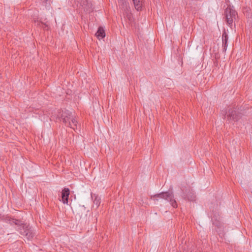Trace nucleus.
I'll return each mask as SVG.
<instances>
[{"instance_id": "7", "label": "nucleus", "mask_w": 252, "mask_h": 252, "mask_svg": "<svg viewBox=\"0 0 252 252\" xmlns=\"http://www.w3.org/2000/svg\"><path fill=\"white\" fill-rule=\"evenodd\" d=\"M77 6L81 11L89 12L93 10V4L90 0H76Z\"/></svg>"}, {"instance_id": "8", "label": "nucleus", "mask_w": 252, "mask_h": 252, "mask_svg": "<svg viewBox=\"0 0 252 252\" xmlns=\"http://www.w3.org/2000/svg\"><path fill=\"white\" fill-rule=\"evenodd\" d=\"M69 195V189L68 188H64L62 192V198L63 203L68 202V196Z\"/></svg>"}, {"instance_id": "1", "label": "nucleus", "mask_w": 252, "mask_h": 252, "mask_svg": "<svg viewBox=\"0 0 252 252\" xmlns=\"http://www.w3.org/2000/svg\"><path fill=\"white\" fill-rule=\"evenodd\" d=\"M7 220L11 225H16L17 226L16 230L21 235L25 236L28 240L32 239L34 236L35 232L32 227L30 226L29 224L23 223L20 220L13 218H9Z\"/></svg>"}, {"instance_id": "13", "label": "nucleus", "mask_w": 252, "mask_h": 252, "mask_svg": "<svg viewBox=\"0 0 252 252\" xmlns=\"http://www.w3.org/2000/svg\"><path fill=\"white\" fill-rule=\"evenodd\" d=\"M135 9L138 10H141L142 6V0H132Z\"/></svg>"}, {"instance_id": "3", "label": "nucleus", "mask_w": 252, "mask_h": 252, "mask_svg": "<svg viewBox=\"0 0 252 252\" xmlns=\"http://www.w3.org/2000/svg\"><path fill=\"white\" fill-rule=\"evenodd\" d=\"M156 197L164 199L170 202L171 205L174 208H177L178 206L176 201L174 198V194L172 191H168L166 192H161L152 196L151 198L154 200H158L156 199Z\"/></svg>"}, {"instance_id": "10", "label": "nucleus", "mask_w": 252, "mask_h": 252, "mask_svg": "<svg viewBox=\"0 0 252 252\" xmlns=\"http://www.w3.org/2000/svg\"><path fill=\"white\" fill-rule=\"evenodd\" d=\"M228 35L225 32H224L222 35V47H223V52H225L226 51L227 47L228 46L227 44V40H228Z\"/></svg>"}, {"instance_id": "15", "label": "nucleus", "mask_w": 252, "mask_h": 252, "mask_svg": "<svg viewBox=\"0 0 252 252\" xmlns=\"http://www.w3.org/2000/svg\"><path fill=\"white\" fill-rule=\"evenodd\" d=\"M42 24L43 25V26L42 27L44 30H47L48 29V26L47 25L43 23H42Z\"/></svg>"}, {"instance_id": "9", "label": "nucleus", "mask_w": 252, "mask_h": 252, "mask_svg": "<svg viewBox=\"0 0 252 252\" xmlns=\"http://www.w3.org/2000/svg\"><path fill=\"white\" fill-rule=\"evenodd\" d=\"M91 197L94 200V206L93 207H95L97 209L101 203V199L98 195L95 194H91Z\"/></svg>"}, {"instance_id": "4", "label": "nucleus", "mask_w": 252, "mask_h": 252, "mask_svg": "<svg viewBox=\"0 0 252 252\" xmlns=\"http://www.w3.org/2000/svg\"><path fill=\"white\" fill-rule=\"evenodd\" d=\"M224 117L228 121H238L241 118L239 108L235 104L230 106L224 115Z\"/></svg>"}, {"instance_id": "5", "label": "nucleus", "mask_w": 252, "mask_h": 252, "mask_svg": "<svg viewBox=\"0 0 252 252\" xmlns=\"http://www.w3.org/2000/svg\"><path fill=\"white\" fill-rule=\"evenodd\" d=\"M224 15L226 18V22L227 25L232 28L233 26V22L237 17V13L233 8V6L231 7L228 5L225 9Z\"/></svg>"}, {"instance_id": "12", "label": "nucleus", "mask_w": 252, "mask_h": 252, "mask_svg": "<svg viewBox=\"0 0 252 252\" xmlns=\"http://www.w3.org/2000/svg\"><path fill=\"white\" fill-rule=\"evenodd\" d=\"M243 13L247 18L252 20V11L250 7L244 8Z\"/></svg>"}, {"instance_id": "11", "label": "nucleus", "mask_w": 252, "mask_h": 252, "mask_svg": "<svg viewBox=\"0 0 252 252\" xmlns=\"http://www.w3.org/2000/svg\"><path fill=\"white\" fill-rule=\"evenodd\" d=\"M95 35L99 39H102L105 36V31L102 27H99L98 28Z\"/></svg>"}, {"instance_id": "6", "label": "nucleus", "mask_w": 252, "mask_h": 252, "mask_svg": "<svg viewBox=\"0 0 252 252\" xmlns=\"http://www.w3.org/2000/svg\"><path fill=\"white\" fill-rule=\"evenodd\" d=\"M181 189L183 192L182 197L184 199L189 201H195V193L190 186H182Z\"/></svg>"}, {"instance_id": "2", "label": "nucleus", "mask_w": 252, "mask_h": 252, "mask_svg": "<svg viewBox=\"0 0 252 252\" xmlns=\"http://www.w3.org/2000/svg\"><path fill=\"white\" fill-rule=\"evenodd\" d=\"M61 118L65 125L75 130L77 129L78 122L76 117L72 115V113L68 110L63 111L61 115Z\"/></svg>"}, {"instance_id": "14", "label": "nucleus", "mask_w": 252, "mask_h": 252, "mask_svg": "<svg viewBox=\"0 0 252 252\" xmlns=\"http://www.w3.org/2000/svg\"><path fill=\"white\" fill-rule=\"evenodd\" d=\"M50 2H51L50 0H45V6H47L48 7H49L50 5Z\"/></svg>"}]
</instances>
